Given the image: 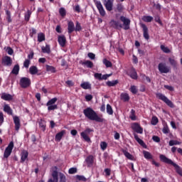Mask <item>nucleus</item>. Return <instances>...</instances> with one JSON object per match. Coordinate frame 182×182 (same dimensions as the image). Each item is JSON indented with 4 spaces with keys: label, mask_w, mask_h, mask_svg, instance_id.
Listing matches in <instances>:
<instances>
[{
    "label": "nucleus",
    "mask_w": 182,
    "mask_h": 182,
    "mask_svg": "<svg viewBox=\"0 0 182 182\" xmlns=\"http://www.w3.org/2000/svg\"><path fill=\"white\" fill-rule=\"evenodd\" d=\"M83 114L87 117V119H89V120H92L93 122H97L98 123H102L103 122V119H102L99 115H97V113L91 107H87L83 110Z\"/></svg>",
    "instance_id": "f257e3e1"
},
{
    "label": "nucleus",
    "mask_w": 182,
    "mask_h": 182,
    "mask_svg": "<svg viewBox=\"0 0 182 182\" xmlns=\"http://www.w3.org/2000/svg\"><path fill=\"white\" fill-rule=\"evenodd\" d=\"M159 159L161 161H163V163H166V164H171V166H173V167H175L176 170V173H178V174H179L182 177V169L181 168H180L178 165H177V164L173 162L171 159L167 158L164 154H161L159 156Z\"/></svg>",
    "instance_id": "f03ea898"
},
{
    "label": "nucleus",
    "mask_w": 182,
    "mask_h": 182,
    "mask_svg": "<svg viewBox=\"0 0 182 182\" xmlns=\"http://www.w3.org/2000/svg\"><path fill=\"white\" fill-rule=\"evenodd\" d=\"M156 97L159 99V100H162V102L166 103L167 106H168L171 109H173L174 104L173 103V102H171V100H170L167 97H166V95L159 92L156 93Z\"/></svg>",
    "instance_id": "7ed1b4c3"
},
{
    "label": "nucleus",
    "mask_w": 182,
    "mask_h": 182,
    "mask_svg": "<svg viewBox=\"0 0 182 182\" xmlns=\"http://www.w3.org/2000/svg\"><path fill=\"white\" fill-rule=\"evenodd\" d=\"M120 21L123 23V29H124V31H129V29H130L131 21L127 17H124V16H120Z\"/></svg>",
    "instance_id": "20e7f679"
},
{
    "label": "nucleus",
    "mask_w": 182,
    "mask_h": 182,
    "mask_svg": "<svg viewBox=\"0 0 182 182\" xmlns=\"http://www.w3.org/2000/svg\"><path fill=\"white\" fill-rule=\"evenodd\" d=\"M12 150H14V141H11L6 148L4 153V158L8 159V157H9V156H11L12 154Z\"/></svg>",
    "instance_id": "39448f33"
},
{
    "label": "nucleus",
    "mask_w": 182,
    "mask_h": 182,
    "mask_svg": "<svg viewBox=\"0 0 182 182\" xmlns=\"http://www.w3.org/2000/svg\"><path fill=\"white\" fill-rule=\"evenodd\" d=\"M20 86L23 87V89H26V87H29L31 86V79L23 77L20 79Z\"/></svg>",
    "instance_id": "423d86ee"
},
{
    "label": "nucleus",
    "mask_w": 182,
    "mask_h": 182,
    "mask_svg": "<svg viewBox=\"0 0 182 182\" xmlns=\"http://www.w3.org/2000/svg\"><path fill=\"white\" fill-rule=\"evenodd\" d=\"M93 132L90 128H87L84 132L80 133L81 137L85 139L87 143H90V137H89L88 134H90Z\"/></svg>",
    "instance_id": "0eeeda50"
},
{
    "label": "nucleus",
    "mask_w": 182,
    "mask_h": 182,
    "mask_svg": "<svg viewBox=\"0 0 182 182\" xmlns=\"http://www.w3.org/2000/svg\"><path fill=\"white\" fill-rule=\"evenodd\" d=\"M102 2L107 11L109 12L113 11V3L114 2V0H103Z\"/></svg>",
    "instance_id": "6e6552de"
},
{
    "label": "nucleus",
    "mask_w": 182,
    "mask_h": 182,
    "mask_svg": "<svg viewBox=\"0 0 182 182\" xmlns=\"http://www.w3.org/2000/svg\"><path fill=\"white\" fill-rule=\"evenodd\" d=\"M158 69L161 73H168L170 68L167 67L166 63H160L158 65Z\"/></svg>",
    "instance_id": "1a4fd4ad"
},
{
    "label": "nucleus",
    "mask_w": 182,
    "mask_h": 182,
    "mask_svg": "<svg viewBox=\"0 0 182 182\" xmlns=\"http://www.w3.org/2000/svg\"><path fill=\"white\" fill-rule=\"evenodd\" d=\"M95 6L98 9L99 14L100 15H101V16H106V11H105V8L103 7L102 2H97V4L95 5Z\"/></svg>",
    "instance_id": "9d476101"
},
{
    "label": "nucleus",
    "mask_w": 182,
    "mask_h": 182,
    "mask_svg": "<svg viewBox=\"0 0 182 182\" xmlns=\"http://www.w3.org/2000/svg\"><path fill=\"white\" fill-rule=\"evenodd\" d=\"M141 28L143 29V36L144 39L149 41L150 39V35H149V28L146 24H141Z\"/></svg>",
    "instance_id": "9b49d317"
},
{
    "label": "nucleus",
    "mask_w": 182,
    "mask_h": 182,
    "mask_svg": "<svg viewBox=\"0 0 182 182\" xmlns=\"http://www.w3.org/2000/svg\"><path fill=\"white\" fill-rule=\"evenodd\" d=\"M132 127L134 130V132H136V133L143 134V128H141V127H140V124H139L138 123H134Z\"/></svg>",
    "instance_id": "f8f14e48"
},
{
    "label": "nucleus",
    "mask_w": 182,
    "mask_h": 182,
    "mask_svg": "<svg viewBox=\"0 0 182 182\" xmlns=\"http://www.w3.org/2000/svg\"><path fill=\"white\" fill-rule=\"evenodd\" d=\"M13 120L15 124V130L18 132L19 129H21V119H19V117L17 116L13 117Z\"/></svg>",
    "instance_id": "ddd939ff"
},
{
    "label": "nucleus",
    "mask_w": 182,
    "mask_h": 182,
    "mask_svg": "<svg viewBox=\"0 0 182 182\" xmlns=\"http://www.w3.org/2000/svg\"><path fill=\"white\" fill-rule=\"evenodd\" d=\"M2 63L4 66H11L12 65V58L9 56H5L3 60Z\"/></svg>",
    "instance_id": "4468645a"
},
{
    "label": "nucleus",
    "mask_w": 182,
    "mask_h": 182,
    "mask_svg": "<svg viewBox=\"0 0 182 182\" xmlns=\"http://www.w3.org/2000/svg\"><path fill=\"white\" fill-rule=\"evenodd\" d=\"M58 43L62 48H65V46L66 45V37L65 36H58Z\"/></svg>",
    "instance_id": "2eb2a0df"
},
{
    "label": "nucleus",
    "mask_w": 182,
    "mask_h": 182,
    "mask_svg": "<svg viewBox=\"0 0 182 182\" xmlns=\"http://www.w3.org/2000/svg\"><path fill=\"white\" fill-rule=\"evenodd\" d=\"M85 161L87 164V167H92L95 161V157L93 156V155H90L85 159Z\"/></svg>",
    "instance_id": "dca6fc26"
},
{
    "label": "nucleus",
    "mask_w": 182,
    "mask_h": 182,
    "mask_svg": "<svg viewBox=\"0 0 182 182\" xmlns=\"http://www.w3.org/2000/svg\"><path fill=\"white\" fill-rule=\"evenodd\" d=\"M3 110L4 112H5V113H7V114H9L10 116H12L14 114V111L12 110V108H11V107L8 104H5L4 105Z\"/></svg>",
    "instance_id": "f3484780"
},
{
    "label": "nucleus",
    "mask_w": 182,
    "mask_h": 182,
    "mask_svg": "<svg viewBox=\"0 0 182 182\" xmlns=\"http://www.w3.org/2000/svg\"><path fill=\"white\" fill-rule=\"evenodd\" d=\"M1 98L3 100L9 102L10 100H12L14 99V96H12L11 94H6V93L4 92L1 94Z\"/></svg>",
    "instance_id": "a211bd4d"
},
{
    "label": "nucleus",
    "mask_w": 182,
    "mask_h": 182,
    "mask_svg": "<svg viewBox=\"0 0 182 182\" xmlns=\"http://www.w3.org/2000/svg\"><path fill=\"white\" fill-rule=\"evenodd\" d=\"M134 137L135 140L139 143V144H140V146L144 147V149H147V145H146V144L144 143V141L143 140H141L140 138H139V135L135 134L134 135Z\"/></svg>",
    "instance_id": "6ab92c4d"
},
{
    "label": "nucleus",
    "mask_w": 182,
    "mask_h": 182,
    "mask_svg": "<svg viewBox=\"0 0 182 182\" xmlns=\"http://www.w3.org/2000/svg\"><path fill=\"white\" fill-rule=\"evenodd\" d=\"M68 33H72V32H75V23H73V21H68Z\"/></svg>",
    "instance_id": "aec40b11"
},
{
    "label": "nucleus",
    "mask_w": 182,
    "mask_h": 182,
    "mask_svg": "<svg viewBox=\"0 0 182 182\" xmlns=\"http://www.w3.org/2000/svg\"><path fill=\"white\" fill-rule=\"evenodd\" d=\"M129 76L132 79H134V80H137V72L136 71V69L132 68L129 72Z\"/></svg>",
    "instance_id": "412c9836"
},
{
    "label": "nucleus",
    "mask_w": 182,
    "mask_h": 182,
    "mask_svg": "<svg viewBox=\"0 0 182 182\" xmlns=\"http://www.w3.org/2000/svg\"><path fill=\"white\" fill-rule=\"evenodd\" d=\"M28 156H29V153H28V151H23L21 152V163H24V161H26Z\"/></svg>",
    "instance_id": "4be33fe9"
},
{
    "label": "nucleus",
    "mask_w": 182,
    "mask_h": 182,
    "mask_svg": "<svg viewBox=\"0 0 182 182\" xmlns=\"http://www.w3.org/2000/svg\"><path fill=\"white\" fill-rule=\"evenodd\" d=\"M52 177H53V179L52 178L49 179L48 182H58V171H53Z\"/></svg>",
    "instance_id": "5701e85b"
},
{
    "label": "nucleus",
    "mask_w": 182,
    "mask_h": 182,
    "mask_svg": "<svg viewBox=\"0 0 182 182\" xmlns=\"http://www.w3.org/2000/svg\"><path fill=\"white\" fill-rule=\"evenodd\" d=\"M110 23L113 28H123V25L120 24V23L117 21L112 20Z\"/></svg>",
    "instance_id": "b1692460"
},
{
    "label": "nucleus",
    "mask_w": 182,
    "mask_h": 182,
    "mask_svg": "<svg viewBox=\"0 0 182 182\" xmlns=\"http://www.w3.org/2000/svg\"><path fill=\"white\" fill-rule=\"evenodd\" d=\"M65 133H66V131L63 130L61 132H60L59 133H58L55 135V141H60V140H62V137H63V135L65 134Z\"/></svg>",
    "instance_id": "393cba45"
},
{
    "label": "nucleus",
    "mask_w": 182,
    "mask_h": 182,
    "mask_svg": "<svg viewBox=\"0 0 182 182\" xmlns=\"http://www.w3.org/2000/svg\"><path fill=\"white\" fill-rule=\"evenodd\" d=\"M124 11V6H123V4L118 3L116 6V9L114 10L115 12H122Z\"/></svg>",
    "instance_id": "a878e982"
},
{
    "label": "nucleus",
    "mask_w": 182,
    "mask_h": 182,
    "mask_svg": "<svg viewBox=\"0 0 182 182\" xmlns=\"http://www.w3.org/2000/svg\"><path fill=\"white\" fill-rule=\"evenodd\" d=\"M19 70H20L19 65L18 64H16L13 68V70H11V73L12 75H19Z\"/></svg>",
    "instance_id": "bb28decb"
},
{
    "label": "nucleus",
    "mask_w": 182,
    "mask_h": 182,
    "mask_svg": "<svg viewBox=\"0 0 182 182\" xmlns=\"http://www.w3.org/2000/svg\"><path fill=\"white\" fill-rule=\"evenodd\" d=\"M143 154H144V157L146 160H153V155H151L150 152L147 151H144Z\"/></svg>",
    "instance_id": "cd10ccee"
},
{
    "label": "nucleus",
    "mask_w": 182,
    "mask_h": 182,
    "mask_svg": "<svg viewBox=\"0 0 182 182\" xmlns=\"http://www.w3.org/2000/svg\"><path fill=\"white\" fill-rule=\"evenodd\" d=\"M43 53H50V46L46 44V46L41 48Z\"/></svg>",
    "instance_id": "c85d7f7f"
},
{
    "label": "nucleus",
    "mask_w": 182,
    "mask_h": 182,
    "mask_svg": "<svg viewBox=\"0 0 182 182\" xmlns=\"http://www.w3.org/2000/svg\"><path fill=\"white\" fill-rule=\"evenodd\" d=\"M122 153L124 156H125V157H127V159H128L129 160H133V159H134V157H133V155H132L130 153H129V151L124 149L122 150Z\"/></svg>",
    "instance_id": "c756f323"
},
{
    "label": "nucleus",
    "mask_w": 182,
    "mask_h": 182,
    "mask_svg": "<svg viewBox=\"0 0 182 182\" xmlns=\"http://www.w3.org/2000/svg\"><path fill=\"white\" fill-rule=\"evenodd\" d=\"M121 99L124 102H129V100H130V97H129V94L127 93H122L121 94Z\"/></svg>",
    "instance_id": "7c9ffc66"
},
{
    "label": "nucleus",
    "mask_w": 182,
    "mask_h": 182,
    "mask_svg": "<svg viewBox=\"0 0 182 182\" xmlns=\"http://www.w3.org/2000/svg\"><path fill=\"white\" fill-rule=\"evenodd\" d=\"M29 72L31 75H36V73H38V68H36L35 65H33L30 67Z\"/></svg>",
    "instance_id": "2f4dec72"
},
{
    "label": "nucleus",
    "mask_w": 182,
    "mask_h": 182,
    "mask_svg": "<svg viewBox=\"0 0 182 182\" xmlns=\"http://www.w3.org/2000/svg\"><path fill=\"white\" fill-rule=\"evenodd\" d=\"M80 87L86 90L87 89H90V87H92V85L89 82H82L81 83Z\"/></svg>",
    "instance_id": "473e14b6"
},
{
    "label": "nucleus",
    "mask_w": 182,
    "mask_h": 182,
    "mask_svg": "<svg viewBox=\"0 0 182 182\" xmlns=\"http://www.w3.org/2000/svg\"><path fill=\"white\" fill-rule=\"evenodd\" d=\"M102 63H103L104 65H105L106 68H112V66L113 65L112 64V62L109 61V60H108L107 59H106V58H104V59L102 60Z\"/></svg>",
    "instance_id": "72a5a7b5"
},
{
    "label": "nucleus",
    "mask_w": 182,
    "mask_h": 182,
    "mask_svg": "<svg viewBox=\"0 0 182 182\" xmlns=\"http://www.w3.org/2000/svg\"><path fill=\"white\" fill-rule=\"evenodd\" d=\"M56 102H58V98L54 97V98L48 100V102L46 103V106L54 105L56 103Z\"/></svg>",
    "instance_id": "f704fd0d"
},
{
    "label": "nucleus",
    "mask_w": 182,
    "mask_h": 182,
    "mask_svg": "<svg viewBox=\"0 0 182 182\" xmlns=\"http://www.w3.org/2000/svg\"><path fill=\"white\" fill-rule=\"evenodd\" d=\"M142 21H144V22H151V21H153V16H142Z\"/></svg>",
    "instance_id": "c9c22d12"
},
{
    "label": "nucleus",
    "mask_w": 182,
    "mask_h": 182,
    "mask_svg": "<svg viewBox=\"0 0 182 182\" xmlns=\"http://www.w3.org/2000/svg\"><path fill=\"white\" fill-rule=\"evenodd\" d=\"M82 65H85L87 68H90V69H92V68L93 67V63L90 60H86L82 63Z\"/></svg>",
    "instance_id": "e433bc0d"
},
{
    "label": "nucleus",
    "mask_w": 182,
    "mask_h": 182,
    "mask_svg": "<svg viewBox=\"0 0 182 182\" xmlns=\"http://www.w3.org/2000/svg\"><path fill=\"white\" fill-rule=\"evenodd\" d=\"M117 83H119V80H117L107 82V86H109V87L116 86Z\"/></svg>",
    "instance_id": "4c0bfd02"
},
{
    "label": "nucleus",
    "mask_w": 182,
    "mask_h": 182,
    "mask_svg": "<svg viewBox=\"0 0 182 182\" xmlns=\"http://www.w3.org/2000/svg\"><path fill=\"white\" fill-rule=\"evenodd\" d=\"M38 42H43L45 41V34L43 33H39L38 34Z\"/></svg>",
    "instance_id": "58836bf2"
},
{
    "label": "nucleus",
    "mask_w": 182,
    "mask_h": 182,
    "mask_svg": "<svg viewBox=\"0 0 182 182\" xmlns=\"http://www.w3.org/2000/svg\"><path fill=\"white\" fill-rule=\"evenodd\" d=\"M161 49L164 53H170L171 52L170 48L168 47H166L164 45L161 46Z\"/></svg>",
    "instance_id": "ea45409f"
},
{
    "label": "nucleus",
    "mask_w": 182,
    "mask_h": 182,
    "mask_svg": "<svg viewBox=\"0 0 182 182\" xmlns=\"http://www.w3.org/2000/svg\"><path fill=\"white\" fill-rule=\"evenodd\" d=\"M46 71L50 72L51 73H55V72H56V70H55V68L50 65H46Z\"/></svg>",
    "instance_id": "a19ab883"
},
{
    "label": "nucleus",
    "mask_w": 182,
    "mask_h": 182,
    "mask_svg": "<svg viewBox=\"0 0 182 182\" xmlns=\"http://www.w3.org/2000/svg\"><path fill=\"white\" fill-rule=\"evenodd\" d=\"M162 132L164 134H168V133H170V129H168V126L164 125L162 129Z\"/></svg>",
    "instance_id": "79ce46f5"
},
{
    "label": "nucleus",
    "mask_w": 182,
    "mask_h": 182,
    "mask_svg": "<svg viewBox=\"0 0 182 182\" xmlns=\"http://www.w3.org/2000/svg\"><path fill=\"white\" fill-rule=\"evenodd\" d=\"M31 15H32V12L31 11L28 10L27 14H26L24 16L25 21L28 22L29 19L31 18Z\"/></svg>",
    "instance_id": "37998d69"
},
{
    "label": "nucleus",
    "mask_w": 182,
    "mask_h": 182,
    "mask_svg": "<svg viewBox=\"0 0 182 182\" xmlns=\"http://www.w3.org/2000/svg\"><path fill=\"white\" fill-rule=\"evenodd\" d=\"M107 113L109 115L113 114V108L109 104L107 105Z\"/></svg>",
    "instance_id": "c03bdc74"
},
{
    "label": "nucleus",
    "mask_w": 182,
    "mask_h": 182,
    "mask_svg": "<svg viewBox=\"0 0 182 182\" xmlns=\"http://www.w3.org/2000/svg\"><path fill=\"white\" fill-rule=\"evenodd\" d=\"M178 144H181V142L176 141V140L169 141V146H177Z\"/></svg>",
    "instance_id": "a18cd8bd"
},
{
    "label": "nucleus",
    "mask_w": 182,
    "mask_h": 182,
    "mask_svg": "<svg viewBox=\"0 0 182 182\" xmlns=\"http://www.w3.org/2000/svg\"><path fill=\"white\" fill-rule=\"evenodd\" d=\"M76 178L79 180V181H87V178H86L85 176L77 175Z\"/></svg>",
    "instance_id": "49530a36"
},
{
    "label": "nucleus",
    "mask_w": 182,
    "mask_h": 182,
    "mask_svg": "<svg viewBox=\"0 0 182 182\" xmlns=\"http://www.w3.org/2000/svg\"><path fill=\"white\" fill-rule=\"evenodd\" d=\"M75 31V32H80V31H82V26H80V23H79V21L76 22Z\"/></svg>",
    "instance_id": "de8ad7c7"
},
{
    "label": "nucleus",
    "mask_w": 182,
    "mask_h": 182,
    "mask_svg": "<svg viewBox=\"0 0 182 182\" xmlns=\"http://www.w3.org/2000/svg\"><path fill=\"white\" fill-rule=\"evenodd\" d=\"M151 123L153 126H156L159 123V118L157 117H153Z\"/></svg>",
    "instance_id": "09e8293b"
},
{
    "label": "nucleus",
    "mask_w": 182,
    "mask_h": 182,
    "mask_svg": "<svg viewBox=\"0 0 182 182\" xmlns=\"http://www.w3.org/2000/svg\"><path fill=\"white\" fill-rule=\"evenodd\" d=\"M46 106H48V112H50V110H56L58 109V105H46Z\"/></svg>",
    "instance_id": "8fccbe9b"
},
{
    "label": "nucleus",
    "mask_w": 182,
    "mask_h": 182,
    "mask_svg": "<svg viewBox=\"0 0 182 182\" xmlns=\"http://www.w3.org/2000/svg\"><path fill=\"white\" fill-rule=\"evenodd\" d=\"M130 92H132L133 95H136V93H137V87H136V85H132L130 87Z\"/></svg>",
    "instance_id": "3c124183"
},
{
    "label": "nucleus",
    "mask_w": 182,
    "mask_h": 182,
    "mask_svg": "<svg viewBox=\"0 0 182 182\" xmlns=\"http://www.w3.org/2000/svg\"><path fill=\"white\" fill-rule=\"evenodd\" d=\"M59 176H60V182H66V176H65V174L60 173Z\"/></svg>",
    "instance_id": "603ef678"
},
{
    "label": "nucleus",
    "mask_w": 182,
    "mask_h": 182,
    "mask_svg": "<svg viewBox=\"0 0 182 182\" xmlns=\"http://www.w3.org/2000/svg\"><path fill=\"white\" fill-rule=\"evenodd\" d=\"M59 14L61 16H66V10L65 8H60L59 9Z\"/></svg>",
    "instance_id": "864d4df0"
},
{
    "label": "nucleus",
    "mask_w": 182,
    "mask_h": 182,
    "mask_svg": "<svg viewBox=\"0 0 182 182\" xmlns=\"http://www.w3.org/2000/svg\"><path fill=\"white\" fill-rule=\"evenodd\" d=\"M39 126L42 132H45V130H46V124H45V122H39Z\"/></svg>",
    "instance_id": "5fc2aeb1"
},
{
    "label": "nucleus",
    "mask_w": 182,
    "mask_h": 182,
    "mask_svg": "<svg viewBox=\"0 0 182 182\" xmlns=\"http://www.w3.org/2000/svg\"><path fill=\"white\" fill-rule=\"evenodd\" d=\"M68 173H69V174H76V173H77V168H70L68 170Z\"/></svg>",
    "instance_id": "6e6d98bb"
},
{
    "label": "nucleus",
    "mask_w": 182,
    "mask_h": 182,
    "mask_svg": "<svg viewBox=\"0 0 182 182\" xmlns=\"http://www.w3.org/2000/svg\"><path fill=\"white\" fill-rule=\"evenodd\" d=\"M169 60V63L172 65V66H177V61H176V60L170 58H168Z\"/></svg>",
    "instance_id": "4d7b16f0"
},
{
    "label": "nucleus",
    "mask_w": 182,
    "mask_h": 182,
    "mask_svg": "<svg viewBox=\"0 0 182 182\" xmlns=\"http://www.w3.org/2000/svg\"><path fill=\"white\" fill-rule=\"evenodd\" d=\"M100 148H101V149L105 151V149H107V143H106L105 141H102L100 143Z\"/></svg>",
    "instance_id": "13d9d810"
},
{
    "label": "nucleus",
    "mask_w": 182,
    "mask_h": 182,
    "mask_svg": "<svg viewBox=\"0 0 182 182\" xmlns=\"http://www.w3.org/2000/svg\"><path fill=\"white\" fill-rule=\"evenodd\" d=\"M88 58H90V59H91V60H95V59L96 58V55H95V53H89L87 54Z\"/></svg>",
    "instance_id": "bf43d9fd"
},
{
    "label": "nucleus",
    "mask_w": 182,
    "mask_h": 182,
    "mask_svg": "<svg viewBox=\"0 0 182 182\" xmlns=\"http://www.w3.org/2000/svg\"><path fill=\"white\" fill-rule=\"evenodd\" d=\"M6 51L7 52L8 55H14V49L11 47H7Z\"/></svg>",
    "instance_id": "052dcab7"
},
{
    "label": "nucleus",
    "mask_w": 182,
    "mask_h": 182,
    "mask_svg": "<svg viewBox=\"0 0 182 182\" xmlns=\"http://www.w3.org/2000/svg\"><path fill=\"white\" fill-rule=\"evenodd\" d=\"M29 65H31V60H26L24 61V63H23V66H24V68H29Z\"/></svg>",
    "instance_id": "680f3d73"
},
{
    "label": "nucleus",
    "mask_w": 182,
    "mask_h": 182,
    "mask_svg": "<svg viewBox=\"0 0 182 182\" xmlns=\"http://www.w3.org/2000/svg\"><path fill=\"white\" fill-rule=\"evenodd\" d=\"M94 77H95V79H97L98 80H102V73H95L94 75Z\"/></svg>",
    "instance_id": "e2e57ef3"
},
{
    "label": "nucleus",
    "mask_w": 182,
    "mask_h": 182,
    "mask_svg": "<svg viewBox=\"0 0 182 182\" xmlns=\"http://www.w3.org/2000/svg\"><path fill=\"white\" fill-rule=\"evenodd\" d=\"M112 75V74L111 73V74H106V75H102V80H106L108 77H110Z\"/></svg>",
    "instance_id": "0e129e2a"
},
{
    "label": "nucleus",
    "mask_w": 182,
    "mask_h": 182,
    "mask_svg": "<svg viewBox=\"0 0 182 182\" xmlns=\"http://www.w3.org/2000/svg\"><path fill=\"white\" fill-rule=\"evenodd\" d=\"M4 113L0 112V126H2V124L4 123Z\"/></svg>",
    "instance_id": "69168bd1"
},
{
    "label": "nucleus",
    "mask_w": 182,
    "mask_h": 182,
    "mask_svg": "<svg viewBox=\"0 0 182 182\" xmlns=\"http://www.w3.org/2000/svg\"><path fill=\"white\" fill-rule=\"evenodd\" d=\"M152 139L154 141H155L156 143H160V137L157 136H154L152 137Z\"/></svg>",
    "instance_id": "338daca9"
},
{
    "label": "nucleus",
    "mask_w": 182,
    "mask_h": 182,
    "mask_svg": "<svg viewBox=\"0 0 182 182\" xmlns=\"http://www.w3.org/2000/svg\"><path fill=\"white\" fill-rule=\"evenodd\" d=\"M165 89H167V90H170L171 92H173L174 90V87L173 86L170 85H164Z\"/></svg>",
    "instance_id": "774afa93"
}]
</instances>
